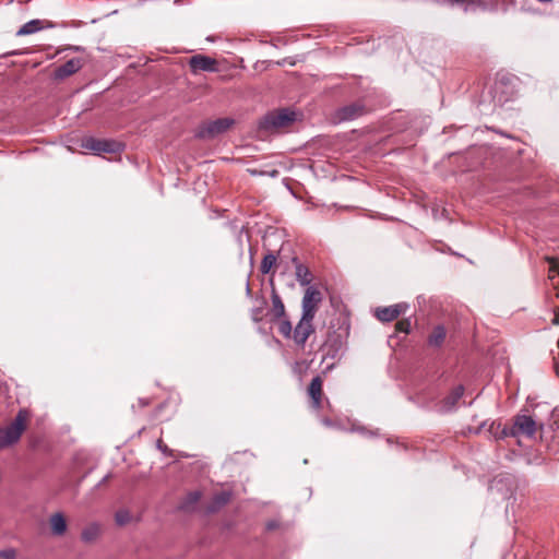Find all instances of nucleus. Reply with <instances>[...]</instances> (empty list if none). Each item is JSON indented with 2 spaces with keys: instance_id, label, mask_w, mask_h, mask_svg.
<instances>
[{
  "instance_id": "4be33fe9",
  "label": "nucleus",
  "mask_w": 559,
  "mask_h": 559,
  "mask_svg": "<svg viewBox=\"0 0 559 559\" xmlns=\"http://www.w3.org/2000/svg\"><path fill=\"white\" fill-rule=\"evenodd\" d=\"M276 321H278V332L286 338L292 337L294 330L288 318L284 317L282 319H277Z\"/></svg>"
},
{
  "instance_id": "bb28decb",
  "label": "nucleus",
  "mask_w": 559,
  "mask_h": 559,
  "mask_svg": "<svg viewBox=\"0 0 559 559\" xmlns=\"http://www.w3.org/2000/svg\"><path fill=\"white\" fill-rule=\"evenodd\" d=\"M265 305V300H262L261 302V306L260 307H255L251 310V319L254 321V322H261L262 319H263V307Z\"/></svg>"
},
{
  "instance_id": "7ed1b4c3",
  "label": "nucleus",
  "mask_w": 559,
  "mask_h": 559,
  "mask_svg": "<svg viewBox=\"0 0 559 559\" xmlns=\"http://www.w3.org/2000/svg\"><path fill=\"white\" fill-rule=\"evenodd\" d=\"M296 115L294 111L285 108L277 111H272L265 115L260 123L262 129L272 130L288 126L295 121Z\"/></svg>"
},
{
  "instance_id": "412c9836",
  "label": "nucleus",
  "mask_w": 559,
  "mask_h": 559,
  "mask_svg": "<svg viewBox=\"0 0 559 559\" xmlns=\"http://www.w3.org/2000/svg\"><path fill=\"white\" fill-rule=\"evenodd\" d=\"M445 338V329L442 325H438L433 329L429 336V344L433 346H440Z\"/></svg>"
},
{
  "instance_id": "f257e3e1",
  "label": "nucleus",
  "mask_w": 559,
  "mask_h": 559,
  "mask_svg": "<svg viewBox=\"0 0 559 559\" xmlns=\"http://www.w3.org/2000/svg\"><path fill=\"white\" fill-rule=\"evenodd\" d=\"M28 413L26 409H20L10 425L0 427V450L16 444L26 429Z\"/></svg>"
},
{
  "instance_id": "7c9ffc66",
  "label": "nucleus",
  "mask_w": 559,
  "mask_h": 559,
  "mask_svg": "<svg viewBox=\"0 0 559 559\" xmlns=\"http://www.w3.org/2000/svg\"><path fill=\"white\" fill-rule=\"evenodd\" d=\"M156 447L158 450H160L163 453H169V449L167 448L166 444L163 443V441L160 439L157 440L156 442Z\"/></svg>"
},
{
  "instance_id": "9b49d317",
  "label": "nucleus",
  "mask_w": 559,
  "mask_h": 559,
  "mask_svg": "<svg viewBox=\"0 0 559 559\" xmlns=\"http://www.w3.org/2000/svg\"><path fill=\"white\" fill-rule=\"evenodd\" d=\"M82 66L83 62L80 58H72L55 70V78L58 80H64L66 78L76 73Z\"/></svg>"
},
{
  "instance_id": "aec40b11",
  "label": "nucleus",
  "mask_w": 559,
  "mask_h": 559,
  "mask_svg": "<svg viewBox=\"0 0 559 559\" xmlns=\"http://www.w3.org/2000/svg\"><path fill=\"white\" fill-rule=\"evenodd\" d=\"M510 427L502 426L501 423L498 421H491L488 426V432L490 436H492L496 440L508 438L509 436L502 435V431H508Z\"/></svg>"
},
{
  "instance_id": "6ab92c4d",
  "label": "nucleus",
  "mask_w": 559,
  "mask_h": 559,
  "mask_svg": "<svg viewBox=\"0 0 559 559\" xmlns=\"http://www.w3.org/2000/svg\"><path fill=\"white\" fill-rule=\"evenodd\" d=\"M230 492L229 491H222L217 493L212 501V504L209 507L210 512H215L223 506H225L230 500Z\"/></svg>"
},
{
  "instance_id": "1a4fd4ad",
  "label": "nucleus",
  "mask_w": 559,
  "mask_h": 559,
  "mask_svg": "<svg viewBox=\"0 0 559 559\" xmlns=\"http://www.w3.org/2000/svg\"><path fill=\"white\" fill-rule=\"evenodd\" d=\"M408 306L404 302L395 304L389 307L378 308L376 310V317L381 322H391L395 320L400 314L404 313Z\"/></svg>"
},
{
  "instance_id": "ddd939ff",
  "label": "nucleus",
  "mask_w": 559,
  "mask_h": 559,
  "mask_svg": "<svg viewBox=\"0 0 559 559\" xmlns=\"http://www.w3.org/2000/svg\"><path fill=\"white\" fill-rule=\"evenodd\" d=\"M102 533V525L97 522L87 524L81 533V539L85 544L94 543Z\"/></svg>"
},
{
  "instance_id": "72a5a7b5",
  "label": "nucleus",
  "mask_w": 559,
  "mask_h": 559,
  "mask_svg": "<svg viewBox=\"0 0 559 559\" xmlns=\"http://www.w3.org/2000/svg\"><path fill=\"white\" fill-rule=\"evenodd\" d=\"M556 374L558 376L559 378V366L556 367Z\"/></svg>"
},
{
  "instance_id": "473e14b6",
  "label": "nucleus",
  "mask_w": 559,
  "mask_h": 559,
  "mask_svg": "<svg viewBox=\"0 0 559 559\" xmlns=\"http://www.w3.org/2000/svg\"><path fill=\"white\" fill-rule=\"evenodd\" d=\"M247 294H250V286H249V283H247Z\"/></svg>"
},
{
  "instance_id": "cd10ccee",
  "label": "nucleus",
  "mask_w": 559,
  "mask_h": 559,
  "mask_svg": "<svg viewBox=\"0 0 559 559\" xmlns=\"http://www.w3.org/2000/svg\"><path fill=\"white\" fill-rule=\"evenodd\" d=\"M15 557L16 552L12 548L0 551V559H15Z\"/></svg>"
},
{
  "instance_id": "20e7f679",
  "label": "nucleus",
  "mask_w": 559,
  "mask_h": 559,
  "mask_svg": "<svg viewBox=\"0 0 559 559\" xmlns=\"http://www.w3.org/2000/svg\"><path fill=\"white\" fill-rule=\"evenodd\" d=\"M322 299V293L317 287H307L301 301V316L313 320Z\"/></svg>"
},
{
  "instance_id": "2eb2a0df",
  "label": "nucleus",
  "mask_w": 559,
  "mask_h": 559,
  "mask_svg": "<svg viewBox=\"0 0 559 559\" xmlns=\"http://www.w3.org/2000/svg\"><path fill=\"white\" fill-rule=\"evenodd\" d=\"M51 533L56 536H62L67 532V521L61 512L53 513L49 519Z\"/></svg>"
},
{
  "instance_id": "dca6fc26",
  "label": "nucleus",
  "mask_w": 559,
  "mask_h": 559,
  "mask_svg": "<svg viewBox=\"0 0 559 559\" xmlns=\"http://www.w3.org/2000/svg\"><path fill=\"white\" fill-rule=\"evenodd\" d=\"M272 299V314L273 320L282 319L286 317L285 306L283 304V300L281 296L277 294V292L273 288L271 294Z\"/></svg>"
},
{
  "instance_id": "2f4dec72",
  "label": "nucleus",
  "mask_w": 559,
  "mask_h": 559,
  "mask_svg": "<svg viewBox=\"0 0 559 559\" xmlns=\"http://www.w3.org/2000/svg\"><path fill=\"white\" fill-rule=\"evenodd\" d=\"M110 475H106L98 484H97V487L104 485L108 479H109Z\"/></svg>"
},
{
  "instance_id": "f8f14e48",
  "label": "nucleus",
  "mask_w": 559,
  "mask_h": 559,
  "mask_svg": "<svg viewBox=\"0 0 559 559\" xmlns=\"http://www.w3.org/2000/svg\"><path fill=\"white\" fill-rule=\"evenodd\" d=\"M293 262L295 263V275L297 282L301 286H311L310 283L312 281V275L309 269L306 265L301 264L297 258H294Z\"/></svg>"
},
{
  "instance_id": "f03ea898",
  "label": "nucleus",
  "mask_w": 559,
  "mask_h": 559,
  "mask_svg": "<svg viewBox=\"0 0 559 559\" xmlns=\"http://www.w3.org/2000/svg\"><path fill=\"white\" fill-rule=\"evenodd\" d=\"M536 428L537 424L533 417L528 415H516L513 418V425L508 431H502V435L511 436L513 438H519L521 436L533 438L535 436Z\"/></svg>"
},
{
  "instance_id": "0eeeda50",
  "label": "nucleus",
  "mask_w": 559,
  "mask_h": 559,
  "mask_svg": "<svg viewBox=\"0 0 559 559\" xmlns=\"http://www.w3.org/2000/svg\"><path fill=\"white\" fill-rule=\"evenodd\" d=\"M312 321L313 320L309 318H306L305 320L304 316H301L299 322L294 329L292 338L294 340L295 344L300 348L305 347L308 337L314 332Z\"/></svg>"
},
{
  "instance_id": "6e6552de",
  "label": "nucleus",
  "mask_w": 559,
  "mask_h": 559,
  "mask_svg": "<svg viewBox=\"0 0 559 559\" xmlns=\"http://www.w3.org/2000/svg\"><path fill=\"white\" fill-rule=\"evenodd\" d=\"M189 66L193 73L201 71L215 72L217 70L216 60L204 55H197L191 57Z\"/></svg>"
},
{
  "instance_id": "393cba45",
  "label": "nucleus",
  "mask_w": 559,
  "mask_h": 559,
  "mask_svg": "<svg viewBox=\"0 0 559 559\" xmlns=\"http://www.w3.org/2000/svg\"><path fill=\"white\" fill-rule=\"evenodd\" d=\"M115 520L118 525H126L131 521V513L126 509H121L116 512Z\"/></svg>"
},
{
  "instance_id": "c85d7f7f",
  "label": "nucleus",
  "mask_w": 559,
  "mask_h": 559,
  "mask_svg": "<svg viewBox=\"0 0 559 559\" xmlns=\"http://www.w3.org/2000/svg\"><path fill=\"white\" fill-rule=\"evenodd\" d=\"M396 326H397L399 331L408 333L409 322L408 321H399Z\"/></svg>"
},
{
  "instance_id": "39448f33",
  "label": "nucleus",
  "mask_w": 559,
  "mask_h": 559,
  "mask_svg": "<svg viewBox=\"0 0 559 559\" xmlns=\"http://www.w3.org/2000/svg\"><path fill=\"white\" fill-rule=\"evenodd\" d=\"M234 123L230 118H219L204 123L199 128L195 136L199 139H212L226 132Z\"/></svg>"
},
{
  "instance_id": "4468645a",
  "label": "nucleus",
  "mask_w": 559,
  "mask_h": 559,
  "mask_svg": "<svg viewBox=\"0 0 559 559\" xmlns=\"http://www.w3.org/2000/svg\"><path fill=\"white\" fill-rule=\"evenodd\" d=\"M308 394L312 400V404L314 408H319L321 405V395H322V380L321 378L314 377L308 388Z\"/></svg>"
},
{
  "instance_id": "423d86ee",
  "label": "nucleus",
  "mask_w": 559,
  "mask_h": 559,
  "mask_svg": "<svg viewBox=\"0 0 559 559\" xmlns=\"http://www.w3.org/2000/svg\"><path fill=\"white\" fill-rule=\"evenodd\" d=\"M82 147L96 154L118 153L123 150V144L114 140H100L91 136L82 141Z\"/></svg>"
},
{
  "instance_id": "a211bd4d",
  "label": "nucleus",
  "mask_w": 559,
  "mask_h": 559,
  "mask_svg": "<svg viewBox=\"0 0 559 559\" xmlns=\"http://www.w3.org/2000/svg\"><path fill=\"white\" fill-rule=\"evenodd\" d=\"M43 21L41 20H31L27 23H25L17 32V36H25L34 34L43 28Z\"/></svg>"
},
{
  "instance_id": "5701e85b",
  "label": "nucleus",
  "mask_w": 559,
  "mask_h": 559,
  "mask_svg": "<svg viewBox=\"0 0 559 559\" xmlns=\"http://www.w3.org/2000/svg\"><path fill=\"white\" fill-rule=\"evenodd\" d=\"M201 493L200 491H192L189 492L185 499V501L181 503V509L183 510H191L194 504L200 500Z\"/></svg>"
},
{
  "instance_id": "9d476101",
  "label": "nucleus",
  "mask_w": 559,
  "mask_h": 559,
  "mask_svg": "<svg viewBox=\"0 0 559 559\" xmlns=\"http://www.w3.org/2000/svg\"><path fill=\"white\" fill-rule=\"evenodd\" d=\"M464 394V386L462 384L455 386L448 396H445L439 405V411L443 413L452 412L455 409L457 402Z\"/></svg>"
},
{
  "instance_id": "c756f323",
  "label": "nucleus",
  "mask_w": 559,
  "mask_h": 559,
  "mask_svg": "<svg viewBox=\"0 0 559 559\" xmlns=\"http://www.w3.org/2000/svg\"><path fill=\"white\" fill-rule=\"evenodd\" d=\"M544 457L540 454H535L532 459L527 461L528 464L540 465L544 463Z\"/></svg>"
},
{
  "instance_id": "a878e982",
  "label": "nucleus",
  "mask_w": 559,
  "mask_h": 559,
  "mask_svg": "<svg viewBox=\"0 0 559 559\" xmlns=\"http://www.w3.org/2000/svg\"><path fill=\"white\" fill-rule=\"evenodd\" d=\"M547 261L549 263L548 277L550 281H554L559 276V262L554 258H547Z\"/></svg>"
},
{
  "instance_id": "b1692460",
  "label": "nucleus",
  "mask_w": 559,
  "mask_h": 559,
  "mask_svg": "<svg viewBox=\"0 0 559 559\" xmlns=\"http://www.w3.org/2000/svg\"><path fill=\"white\" fill-rule=\"evenodd\" d=\"M276 263V255L273 254V253H267L266 255H264L262 262H261V266H260V270L263 274H267L271 269L275 265Z\"/></svg>"
},
{
  "instance_id": "f3484780",
  "label": "nucleus",
  "mask_w": 559,
  "mask_h": 559,
  "mask_svg": "<svg viewBox=\"0 0 559 559\" xmlns=\"http://www.w3.org/2000/svg\"><path fill=\"white\" fill-rule=\"evenodd\" d=\"M362 106L353 104L341 108L338 111V116L340 119L342 120H352L359 117L362 114Z\"/></svg>"
}]
</instances>
